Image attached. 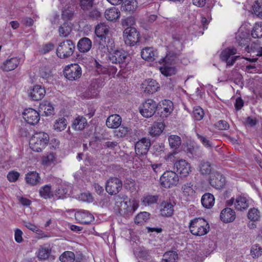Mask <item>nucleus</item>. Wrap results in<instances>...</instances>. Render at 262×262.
<instances>
[{"instance_id": "1", "label": "nucleus", "mask_w": 262, "mask_h": 262, "mask_svg": "<svg viewBox=\"0 0 262 262\" xmlns=\"http://www.w3.org/2000/svg\"><path fill=\"white\" fill-rule=\"evenodd\" d=\"M49 140V135L44 132L35 134L29 141L30 148L34 151L39 152L45 148Z\"/></svg>"}, {"instance_id": "2", "label": "nucleus", "mask_w": 262, "mask_h": 262, "mask_svg": "<svg viewBox=\"0 0 262 262\" xmlns=\"http://www.w3.org/2000/svg\"><path fill=\"white\" fill-rule=\"evenodd\" d=\"M189 227L190 232L196 236H202L207 234L210 228L209 224L202 218H195L191 220Z\"/></svg>"}, {"instance_id": "3", "label": "nucleus", "mask_w": 262, "mask_h": 262, "mask_svg": "<svg viewBox=\"0 0 262 262\" xmlns=\"http://www.w3.org/2000/svg\"><path fill=\"white\" fill-rule=\"evenodd\" d=\"M75 44L71 40H66L61 42L56 49L58 57L66 58L71 56L75 50Z\"/></svg>"}, {"instance_id": "4", "label": "nucleus", "mask_w": 262, "mask_h": 262, "mask_svg": "<svg viewBox=\"0 0 262 262\" xmlns=\"http://www.w3.org/2000/svg\"><path fill=\"white\" fill-rule=\"evenodd\" d=\"M179 181L177 173L171 170L166 171L160 179L161 186L165 188H170L176 186Z\"/></svg>"}, {"instance_id": "5", "label": "nucleus", "mask_w": 262, "mask_h": 262, "mask_svg": "<svg viewBox=\"0 0 262 262\" xmlns=\"http://www.w3.org/2000/svg\"><path fill=\"white\" fill-rule=\"evenodd\" d=\"M123 37L126 45L134 46L140 41V34L135 28H125Z\"/></svg>"}, {"instance_id": "6", "label": "nucleus", "mask_w": 262, "mask_h": 262, "mask_svg": "<svg viewBox=\"0 0 262 262\" xmlns=\"http://www.w3.org/2000/svg\"><path fill=\"white\" fill-rule=\"evenodd\" d=\"M157 108V103L152 99H147L139 106L140 113L145 118H150L155 113Z\"/></svg>"}, {"instance_id": "7", "label": "nucleus", "mask_w": 262, "mask_h": 262, "mask_svg": "<svg viewBox=\"0 0 262 262\" xmlns=\"http://www.w3.org/2000/svg\"><path fill=\"white\" fill-rule=\"evenodd\" d=\"M64 74L68 80H76L81 76V68L78 64H71L66 67L64 70Z\"/></svg>"}, {"instance_id": "8", "label": "nucleus", "mask_w": 262, "mask_h": 262, "mask_svg": "<svg viewBox=\"0 0 262 262\" xmlns=\"http://www.w3.org/2000/svg\"><path fill=\"white\" fill-rule=\"evenodd\" d=\"M139 202L136 200H129L128 198L119 207L120 213L129 215L133 213L138 208Z\"/></svg>"}, {"instance_id": "9", "label": "nucleus", "mask_w": 262, "mask_h": 262, "mask_svg": "<svg viewBox=\"0 0 262 262\" xmlns=\"http://www.w3.org/2000/svg\"><path fill=\"white\" fill-rule=\"evenodd\" d=\"M122 187V181L116 177L110 178L105 184V190L111 195L119 193Z\"/></svg>"}, {"instance_id": "10", "label": "nucleus", "mask_w": 262, "mask_h": 262, "mask_svg": "<svg viewBox=\"0 0 262 262\" xmlns=\"http://www.w3.org/2000/svg\"><path fill=\"white\" fill-rule=\"evenodd\" d=\"M237 53V50L235 48H227L224 50L221 53V59L227 63V66H232L235 61L240 57L239 56H234L229 59L231 55Z\"/></svg>"}, {"instance_id": "11", "label": "nucleus", "mask_w": 262, "mask_h": 262, "mask_svg": "<svg viewBox=\"0 0 262 262\" xmlns=\"http://www.w3.org/2000/svg\"><path fill=\"white\" fill-rule=\"evenodd\" d=\"M229 206L234 205L235 209L237 211L246 210L249 206V200L245 196L238 195L235 199L231 198L227 201Z\"/></svg>"}, {"instance_id": "12", "label": "nucleus", "mask_w": 262, "mask_h": 262, "mask_svg": "<svg viewBox=\"0 0 262 262\" xmlns=\"http://www.w3.org/2000/svg\"><path fill=\"white\" fill-rule=\"evenodd\" d=\"M174 167L181 177H186L191 172L190 164L185 160L181 159L176 161Z\"/></svg>"}, {"instance_id": "13", "label": "nucleus", "mask_w": 262, "mask_h": 262, "mask_svg": "<svg viewBox=\"0 0 262 262\" xmlns=\"http://www.w3.org/2000/svg\"><path fill=\"white\" fill-rule=\"evenodd\" d=\"M23 116L26 121L31 125L36 124L40 119L39 113L31 108L25 109L23 113Z\"/></svg>"}, {"instance_id": "14", "label": "nucleus", "mask_w": 262, "mask_h": 262, "mask_svg": "<svg viewBox=\"0 0 262 262\" xmlns=\"http://www.w3.org/2000/svg\"><path fill=\"white\" fill-rule=\"evenodd\" d=\"M151 145L150 140L146 138H143L135 144V151L137 155L141 156L146 155Z\"/></svg>"}, {"instance_id": "15", "label": "nucleus", "mask_w": 262, "mask_h": 262, "mask_svg": "<svg viewBox=\"0 0 262 262\" xmlns=\"http://www.w3.org/2000/svg\"><path fill=\"white\" fill-rule=\"evenodd\" d=\"M20 62V58L19 57H11L0 64V69L5 72L11 71L15 69Z\"/></svg>"}, {"instance_id": "16", "label": "nucleus", "mask_w": 262, "mask_h": 262, "mask_svg": "<svg viewBox=\"0 0 262 262\" xmlns=\"http://www.w3.org/2000/svg\"><path fill=\"white\" fill-rule=\"evenodd\" d=\"M75 217L78 223L82 224H89L94 220V217L92 214L84 210L77 211L75 213Z\"/></svg>"}, {"instance_id": "17", "label": "nucleus", "mask_w": 262, "mask_h": 262, "mask_svg": "<svg viewBox=\"0 0 262 262\" xmlns=\"http://www.w3.org/2000/svg\"><path fill=\"white\" fill-rule=\"evenodd\" d=\"M126 54L122 50H114L110 52L109 54V60L113 63H122L126 58Z\"/></svg>"}, {"instance_id": "18", "label": "nucleus", "mask_w": 262, "mask_h": 262, "mask_svg": "<svg viewBox=\"0 0 262 262\" xmlns=\"http://www.w3.org/2000/svg\"><path fill=\"white\" fill-rule=\"evenodd\" d=\"M209 182L212 187L216 189H220L225 186L226 180L222 174L216 172L211 176Z\"/></svg>"}, {"instance_id": "19", "label": "nucleus", "mask_w": 262, "mask_h": 262, "mask_svg": "<svg viewBox=\"0 0 262 262\" xmlns=\"http://www.w3.org/2000/svg\"><path fill=\"white\" fill-rule=\"evenodd\" d=\"M159 88L158 83L153 79H146L142 83L141 89L146 93L153 94Z\"/></svg>"}, {"instance_id": "20", "label": "nucleus", "mask_w": 262, "mask_h": 262, "mask_svg": "<svg viewBox=\"0 0 262 262\" xmlns=\"http://www.w3.org/2000/svg\"><path fill=\"white\" fill-rule=\"evenodd\" d=\"M174 206L170 201H163L160 206V214L163 216H171L174 212Z\"/></svg>"}, {"instance_id": "21", "label": "nucleus", "mask_w": 262, "mask_h": 262, "mask_svg": "<svg viewBox=\"0 0 262 262\" xmlns=\"http://www.w3.org/2000/svg\"><path fill=\"white\" fill-rule=\"evenodd\" d=\"M115 48V43L112 39H108L107 44L105 46V39L100 40L98 47V51L101 52V55H103L107 52L113 51Z\"/></svg>"}, {"instance_id": "22", "label": "nucleus", "mask_w": 262, "mask_h": 262, "mask_svg": "<svg viewBox=\"0 0 262 262\" xmlns=\"http://www.w3.org/2000/svg\"><path fill=\"white\" fill-rule=\"evenodd\" d=\"M45 94V89L40 85H36L31 90L29 95L33 100L38 101L43 98Z\"/></svg>"}, {"instance_id": "23", "label": "nucleus", "mask_w": 262, "mask_h": 262, "mask_svg": "<svg viewBox=\"0 0 262 262\" xmlns=\"http://www.w3.org/2000/svg\"><path fill=\"white\" fill-rule=\"evenodd\" d=\"M88 125L87 120L82 116H78L72 121V127L76 131L83 130Z\"/></svg>"}, {"instance_id": "24", "label": "nucleus", "mask_w": 262, "mask_h": 262, "mask_svg": "<svg viewBox=\"0 0 262 262\" xmlns=\"http://www.w3.org/2000/svg\"><path fill=\"white\" fill-rule=\"evenodd\" d=\"M158 54L157 51L150 47H146L143 49L141 52L142 58L148 61L156 60L158 57Z\"/></svg>"}, {"instance_id": "25", "label": "nucleus", "mask_w": 262, "mask_h": 262, "mask_svg": "<svg viewBox=\"0 0 262 262\" xmlns=\"http://www.w3.org/2000/svg\"><path fill=\"white\" fill-rule=\"evenodd\" d=\"M235 212L230 208H226L221 212L220 217L224 223H230L233 222L235 219Z\"/></svg>"}, {"instance_id": "26", "label": "nucleus", "mask_w": 262, "mask_h": 262, "mask_svg": "<svg viewBox=\"0 0 262 262\" xmlns=\"http://www.w3.org/2000/svg\"><path fill=\"white\" fill-rule=\"evenodd\" d=\"M122 118L117 114L110 116L106 119V125L110 128H117L121 124Z\"/></svg>"}, {"instance_id": "27", "label": "nucleus", "mask_w": 262, "mask_h": 262, "mask_svg": "<svg viewBox=\"0 0 262 262\" xmlns=\"http://www.w3.org/2000/svg\"><path fill=\"white\" fill-rule=\"evenodd\" d=\"M51 251L50 245L48 244L40 246L37 252L38 258L40 260L48 259L51 255Z\"/></svg>"}, {"instance_id": "28", "label": "nucleus", "mask_w": 262, "mask_h": 262, "mask_svg": "<svg viewBox=\"0 0 262 262\" xmlns=\"http://www.w3.org/2000/svg\"><path fill=\"white\" fill-rule=\"evenodd\" d=\"M27 184L31 186H36L40 183V178L36 171H30L25 174Z\"/></svg>"}, {"instance_id": "29", "label": "nucleus", "mask_w": 262, "mask_h": 262, "mask_svg": "<svg viewBox=\"0 0 262 262\" xmlns=\"http://www.w3.org/2000/svg\"><path fill=\"white\" fill-rule=\"evenodd\" d=\"M161 111V116L162 117H167L169 116L173 110V105L171 101L169 100H164L162 101Z\"/></svg>"}, {"instance_id": "30", "label": "nucleus", "mask_w": 262, "mask_h": 262, "mask_svg": "<svg viewBox=\"0 0 262 262\" xmlns=\"http://www.w3.org/2000/svg\"><path fill=\"white\" fill-rule=\"evenodd\" d=\"M108 31L109 27L104 23L98 24L95 28V34L100 40L105 39V36Z\"/></svg>"}, {"instance_id": "31", "label": "nucleus", "mask_w": 262, "mask_h": 262, "mask_svg": "<svg viewBox=\"0 0 262 262\" xmlns=\"http://www.w3.org/2000/svg\"><path fill=\"white\" fill-rule=\"evenodd\" d=\"M92 47V41L87 37L81 38L77 44V48L80 52H87Z\"/></svg>"}, {"instance_id": "32", "label": "nucleus", "mask_w": 262, "mask_h": 262, "mask_svg": "<svg viewBox=\"0 0 262 262\" xmlns=\"http://www.w3.org/2000/svg\"><path fill=\"white\" fill-rule=\"evenodd\" d=\"M68 123V121L64 117H59L55 120L53 129L56 132H61L67 128Z\"/></svg>"}, {"instance_id": "33", "label": "nucleus", "mask_w": 262, "mask_h": 262, "mask_svg": "<svg viewBox=\"0 0 262 262\" xmlns=\"http://www.w3.org/2000/svg\"><path fill=\"white\" fill-rule=\"evenodd\" d=\"M215 199L211 193H205L201 199V203L206 208H211L214 204Z\"/></svg>"}, {"instance_id": "34", "label": "nucleus", "mask_w": 262, "mask_h": 262, "mask_svg": "<svg viewBox=\"0 0 262 262\" xmlns=\"http://www.w3.org/2000/svg\"><path fill=\"white\" fill-rule=\"evenodd\" d=\"M40 112H43L46 116L53 115L54 113V108L53 105L48 101L42 102L39 106Z\"/></svg>"}, {"instance_id": "35", "label": "nucleus", "mask_w": 262, "mask_h": 262, "mask_svg": "<svg viewBox=\"0 0 262 262\" xmlns=\"http://www.w3.org/2000/svg\"><path fill=\"white\" fill-rule=\"evenodd\" d=\"M138 7V2L137 0H125L122 5L123 10L133 13Z\"/></svg>"}, {"instance_id": "36", "label": "nucleus", "mask_w": 262, "mask_h": 262, "mask_svg": "<svg viewBox=\"0 0 262 262\" xmlns=\"http://www.w3.org/2000/svg\"><path fill=\"white\" fill-rule=\"evenodd\" d=\"M164 129V124L163 122H156L149 128V134L152 137L160 135Z\"/></svg>"}, {"instance_id": "37", "label": "nucleus", "mask_w": 262, "mask_h": 262, "mask_svg": "<svg viewBox=\"0 0 262 262\" xmlns=\"http://www.w3.org/2000/svg\"><path fill=\"white\" fill-rule=\"evenodd\" d=\"M104 15L107 20L113 21L120 17V12L118 8L112 7L105 10Z\"/></svg>"}, {"instance_id": "38", "label": "nucleus", "mask_w": 262, "mask_h": 262, "mask_svg": "<svg viewBox=\"0 0 262 262\" xmlns=\"http://www.w3.org/2000/svg\"><path fill=\"white\" fill-rule=\"evenodd\" d=\"M159 200L158 195L145 194L141 199V204L145 206L156 204Z\"/></svg>"}, {"instance_id": "39", "label": "nucleus", "mask_w": 262, "mask_h": 262, "mask_svg": "<svg viewBox=\"0 0 262 262\" xmlns=\"http://www.w3.org/2000/svg\"><path fill=\"white\" fill-rule=\"evenodd\" d=\"M56 162V157L53 152L43 155L41 158V164L46 166L54 164Z\"/></svg>"}, {"instance_id": "40", "label": "nucleus", "mask_w": 262, "mask_h": 262, "mask_svg": "<svg viewBox=\"0 0 262 262\" xmlns=\"http://www.w3.org/2000/svg\"><path fill=\"white\" fill-rule=\"evenodd\" d=\"M71 31L72 26L71 24L67 22L63 23L58 29L59 36L62 37H68L70 34Z\"/></svg>"}, {"instance_id": "41", "label": "nucleus", "mask_w": 262, "mask_h": 262, "mask_svg": "<svg viewBox=\"0 0 262 262\" xmlns=\"http://www.w3.org/2000/svg\"><path fill=\"white\" fill-rule=\"evenodd\" d=\"M199 170L202 175L209 174L211 172V167L210 163L201 161L199 166Z\"/></svg>"}, {"instance_id": "42", "label": "nucleus", "mask_w": 262, "mask_h": 262, "mask_svg": "<svg viewBox=\"0 0 262 262\" xmlns=\"http://www.w3.org/2000/svg\"><path fill=\"white\" fill-rule=\"evenodd\" d=\"M50 185H46L41 187L39 189V194L44 199L51 198L53 196Z\"/></svg>"}, {"instance_id": "43", "label": "nucleus", "mask_w": 262, "mask_h": 262, "mask_svg": "<svg viewBox=\"0 0 262 262\" xmlns=\"http://www.w3.org/2000/svg\"><path fill=\"white\" fill-rule=\"evenodd\" d=\"M75 258V254L70 251L64 252L59 257V259L61 262H73Z\"/></svg>"}, {"instance_id": "44", "label": "nucleus", "mask_w": 262, "mask_h": 262, "mask_svg": "<svg viewBox=\"0 0 262 262\" xmlns=\"http://www.w3.org/2000/svg\"><path fill=\"white\" fill-rule=\"evenodd\" d=\"M178 257V254L176 252L172 251H168L163 255L162 262H176Z\"/></svg>"}, {"instance_id": "45", "label": "nucleus", "mask_w": 262, "mask_h": 262, "mask_svg": "<svg viewBox=\"0 0 262 262\" xmlns=\"http://www.w3.org/2000/svg\"><path fill=\"white\" fill-rule=\"evenodd\" d=\"M150 214L147 212H142L138 214L135 218V223L137 224L142 225L149 218Z\"/></svg>"}, {"instance_id": "46", "label": "nucleus", "mask_w": 262, "mask_h": 262, "mask_svg": "<svg viewBox=\"0 0 262 262\" xmlns=\"http://www.w3.org/2000/svg\"><path fill=\"white\" fill-rule=\"evenodd\" d=\"M170 146L174 149L178 148L181 144L180 137L176 135H171L168 138Z\"/></svg>"}, {"instance_id": "47", "label": "nucleus", "mask_w": 262, "mask_h": 262, "mask_svg": "<svg viewBox=\"0 0 262 262\" xmlns=\"http://www.w3.org/2000/svg\"><path fill=\"white\" fill-rule=\"evenodd\" d=\"M251 35L253 38H260L262 37V24L256 23L253 27Z\"/></svg>"}, {"instance_id": "48", "label": "nucleus", "mask_w": 262, "mask_h": 262, "mask_svg": "<svg viewBox=\"0 0 262 262\" xmlns=\"http://www.w3.org/2000/svg\"><path fill=\"white\" fill-rule=\"evenodd\" d=\"M204 116V112L203 110L200 106L194 107L192 112V117L195 120H201Z\"/></svg>"}, {"instance_id": "49", "label": "nucleus", "mask_w": 262, "mask_h": 262, "mask_svg": "<svg viewBox=\"0 0 262 262\" xmlns=\"http://www.w3.org/2000/svg\"><path fill=\"white\" fill-rule=\"evenodd\" d=\"M192 186L191 183H187L182 186V189L185 195L191 196L195 194V191Z\"/></svg>"}, {"instance_id": "50", "label": "nucleus", "mask_w": 262, "mask_h": 262, "mask_svg": "<svg viewBox=\"0 0 262 262\" xmlns=\"http://www.w3.org/2000/svg\"><path fill=\"white\" fill-rule=\"evenodd\" d=\"M252 8L254 14L262 19V1H255L252 6Z\"/></svg>"}, {"instance_id": "51", "label": "nucleus", "mask_w": 262, "mask_h": 262, "mask_svg": "<svg viewBox=\"0 0 262 262\" xmlns=\"http://www.w3.org/2000/svg\"><path fill=\"white\" fill-rule=\"evenodd\" d=\"M130 131V129L123 125H120L119 129L116 130V135L118 137L123 138L126 136Z\"/></svg>"}, {"instance_id": "52", "label": "nucleus", "mask_w": 262, "mask_h": 262, "mask_svg": "<svg viewBox=\"0 0 262 262\" xmlns=\"http://www.w3.org/2000/svg\"><path fill=\"white\" fill-rule=\"evenodd\" d=\"M161 73L166 76H171L175 74V69L171 67L164 65L160 68Z\"/></svg>"}, {"instance_id": "53", "label": "nucleus", "mask_w": 262, "mask_h": 262, "mask_svg": "<svg viewBox=\"0 0 262 262\" xmlns=\"http://www.w3.org/2000/svg\"><path fill=\"white\" fill-rule=\"evenodd\" d=\"M121 24L125 28H133L132 26L135 24V19L134 17H128L122 19Z\"/></svg>"}, {"instance_id": "54", "label": "nucleus", "mask_w": 262, "mask_h": 262, "mask_svg": "<svg viewBox=\"0 0 262 262\" xmlns=\"http://www.w3.org/2000/svg\"><path fill=\"white\" fill-rule=\"evenodd\" d=\"M248 217L251 221H257L260 217V212L257 209H251L248 212Z\"/></svg>"}, {"instance_id": "55", "label": "nucleus", "mask_w": 262, "mask_h": 262, "mask_svg": "<svg viewBox=\"0 0 262 262\" xmlns=\"http://www.w3.org/2000/svg\"><path fill=\"white\" fill-rule=\"evenodd\" d=\"M94 0H80L79 5L83 10H88L93 5Z\"/></svg>"}, {"instance_id": "56", "label": "nucleus", "mask_w": 262, "mask_h": 262, "mask_svg": "<svg viewBox=\"0 0 262 262\" xmlns=\"http://www.w3.org/2000/svg\"><path fill=\"white\" fill-rule=\"evenodd\" d=\"M262 254L261 248L257 245H253L251 249V255L253 257H257Z\"/></svg>"}, {"instance_id": "57", "label": "nucleus", "mask_w": 262, "mask_h": 262, "mask_svg": "<svg viewBox=\"0 0 262 262\" xmlns=\"http://www.w3.org/2000/svg\"><path fill=\"white\" fill-rule=\"evenodd\" d=\"M243 37L241 35V34L237 35L236 36V39L238 45L241 46H248L249 39L248 38L245 37V34H242Z\"/></svg>"}, {"instance_id": "58", "label": "nucleus", "mask_w": 262, "mask_h": 262, "mask_svg": "<svg viewBox=\"0 0 262 262\" xmlns=\"http://www.w3.org/2000/svg\"><path fill=\"white\" fill-rule=\"evenodd\" d=\"M214 125L220 130H226L229 128V124L225 120H220Z\"/></svg>"}, {"instance_id": "59", "label": "nucleus", "mask_w": 262, "mask_h": 262, "mask_svg": "<svg viewBox=\"0 0 262 262\" xmlns=\"http://www.w3.org/2000/svg\"><path fill=\"white\" fill-rule=\"evenodd\" d=\"M127 198V196L124 194H119L116 195L114 199L115 202V205L119 208L120 207V205H121V204H122V203H123L125 200H126Z\"/></svg>"}, {"instance_id": "60", "label": "nucleus", "mask_w": 262, "mask_h": 262, "mask_svg": "<svg viewBox=\"0 0 262 262\" xmlns=\"http://www.w3.org/2000/svg\"><path fill=\"white\" fill-rule=\"evenodd\" d=\"M19 177V173L17 171H12L7 174L8 180L11 182L16 181Z\"/></svg>"}, {"instance_id": "61", "label": "nucleus", "mask_w": 262, "mask_h": 262, "mask_svg": "<svg viewBox=\"0 0 262 262\" xmlns=\"http://www.w3.org/2000/svg\"><path fill=\"white\" fill-rule=\"evenodd\" d=\"M175 57L173 56H170L169 54H167L164 58H162L160 60H159V62L161 63H165L168 64H171L173 61Z\"/></svg>"}, {"instance_id": "62", "label": "nucleus", "mask_w": 262, "mask_h": 262, "mask_svg": "<svg viewBox=\"0 0 262 262\" xmlns=\"http://www.w3.org/2000/svg\"><path fill=\"white\" fill-rule=\"evenodd\" d=\"M196 136L205 147H210L211 146L210 141L206 137L202 136L198 133H196Z\"/></svg>"}, {"instance_id": "63", "label": "nucleus", "mask_w": 262, "mask_h": 262, "mask_svg": "<svg viewBox=\"0 0 262 262\" xmlns=\"http://www.w3.org/2000/svg\"><path fill=\"white\" fill-rule=\"evenodd\" d=\"M96 68L97 72L99 74H104L110 75V73H109V71L107 68L103 67L100 64H98L96 66Z\"/></svg>"}, {"instance_id": "64", "label": "nucleus", "mask_w": 262, "mask_h": 262, "mask_svg": "<svg viewBox=\"0 0 262 262\" xmlns=\"http://www.w3.org/2000/svg\"><path fill=\"white\" fill-rule=\"evenodd\" d=\"M23 232L19 229L15 230V240L16 242L20 243L23 241L22 238Z\"/></svg>"}]
</instances>
